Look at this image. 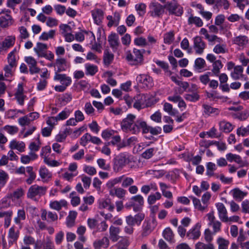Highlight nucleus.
Masks as SVG:
<instances>
[{
    "mask_svg": "<svg viewBox=\"0 0 249 249\" xmlns=\"http://www.w3.org/2000/svg\"><path fill=\"white\" fill-rule=\"evenodd\" d=\"M130 162L129 156L125 153H122L116 156L113 160V170L115 173L121 171Z\"/></svg>",
    "mask_w": 249,
    "mask_h": 249,
    "instance_id": "nucleus-1",
    "label": "nucleus"
},
{
    "mask_svg": "<svg viewBox=\"0 0 249 249\" xmlns=\"http://www.w3.org/2000/svg\"><path fill=\"white\" fill-rule=\"evenodd\" d=\"M125 58L131 65H140L143 62V55L140 50L134 49L132 52L129 51L125 53Z\"/></svg>",
    "mask_w": 249,
    "mask_h": 249,
    "instance_id": "nucleus-2",
    "label": "nucleus"
},
{
    "mask_svg": "<svg viewBox=\"0 0 249 249\" xmlns=\"http://www.w3.org/2000/svg\"><path fill=\"white\" fill-rule=\"evenodd\" d=\"M46 190L45 187L37 185H33L29 188L27 196L34 200H36L45 193Z\"/></svg>",
    "mask_w": 249,
    "mask_h": 249,
    "instance_id": "nucleus-3",
    "label": "nucleus"
},
{
    "mask_svg": "<svg viewBox=\"0 0 249 249\" xmlns=\"http://www.w3.org/2000/svg\"><path fill=\"white\" fill-rule=\"evenodd\" d=\"M165 8L170 14H173L177 16H180L183 12V8L175 1L167 3L165 5Z\"/></svg>",
    "mask_w": 249,
    "mask_h": 249,
    "instance_id": "nucleus-4",
    "label": "nucleus"
},
{
    "mask_svg": "<svg viewBox=\"0 0 249 249\" xmlns=\"http://www.w3.org/2000/svg\"><path fill=\"white\" fill-rule=\"evenodd\" d=\"M136 116L133 114H128L127 117L124 119L121 123V127L123 131L131 132V129L134 126V124L136 122Z\"/></svg>",
    "mask_w": 249,
    "mask_h": 249,
    "instance_id": "nucleus-5",
    "label": "nucleus"
},
{
    "mask_svg": "<svg viewBox=\"0 0 249 249\" xmlns=\"http://www.w3.org/2000/svg\"><path fill=\"white\" fill-rule=\"evenodd\" d=\"M147 124L142 119H137L134 124V126L131 129L133 134H137L142 131L143 134L147 133Z\"/></svg>",
    "mask_w": 249,
    "mask_h": 249,
    "instance_id": "nucleus-6",
    "label": "nucleus"
},
{
    "mask_svg": "<svg viewBox=\"0 0 249 249\" xmlns=\"http://www.w3.org/2000/svg\"><path fill=\"white\" fill-rule=\"evenodd\" d=\"M136 81L138 84L143 88H151L153 85L152 78L146 74H140L136 77Z\"/></svg>",
    "mask_w": 249,
    "mask_h": 249,
    "instance_id": "nucleus-7",
    "label": "nucleus"
},
{
    "mask_svg": "<svg viewBox=\"0 0 249 249\" xmlns=\"http://www.w3.org/2000/svg\"><path fill=\"white\" fill-rule=\"evenodd\" d=\"M145 217V214L143 213H138L133 216L129 215L125 217V221L127 225L134 226L140 225Z\"/></svg>",
    "mask_w": 249,
    "mask_h": 249,
    "instance_id": "nucleus-8",
    "label": "nucleus"
},
{
    "mask_svg": "<svg viewBox=\"0 0 249 249\" xmlns=\"http://www.w3.org/2000/svg\"><path fill=\"white\" fill-rule=\"evenodd\" d=\"M193 48L196 54H201L206 48V43L200 36H197L194 38Z\"/></svg>",
    "mask_w": 249,
    "mask_h": 249,
    "instance_id": "nucleus-9",
    "label": "nucleus"
},
{
    "mask_svg": "<svg viewBox=\"0 0 249 249\" xmlns=\"http://www.w3.org/2000/svg\"><path fill=\"white\" fill-rule=\"evenodd\" d=\"M149 13L152 17H160L163 14L165 6H163L158 2H152L149 6Z\"/></svg>",
    "mask_w": 249,
    "mask_h": 249,
    "instance_id": "nucleus-10",
    "label": "nucleus"
},
{
    "mask_svg": "<svg viewBox=\"0 0 249 249\" xmlns=\"http://www.w3.org/2000/svg\"><path fill=\"white\" fill-rule=\"evenodd\" d=\"M54 65L55 73L65 71L69 67V64L66 59L62 57H58L56 59Z\"/></svg>",
    "mask_w": 249,
    "mask_h": 249,
    "instance_id": "nucleus-11",
    "label": "nucleus"
},
{
    "mask_svg": "<svg viewBox=\"0 0 249 249\" xmlns=\"http://www.w3.org/2000/svg\"><path fill=\"white\" fill-rule=\"evenodd\" d=\"M131 201V206L133 207L134 211L138 212L142 209L144 204V199L141 195H138L132 196Z\"/></svg>",
    "mask_w": 249,
    "mask_h": 249,
    "instance_id": "nucleus-12",
    "label": "nucleus"
},
{
    "mask_svg": "<svg viewBox=\"0 0 249 249\" xmlns=\"http://www.w3.org/2000/svg\"><path fill=\"white\" fill-rule=\"evenodd\" d=\"M157 223L155 218L151 221L145 222L143 225V231L142 234V236H146L149 235L157 226Z\"/></svg>",
    "mask_w": 249,
    "mask_h": 249,
    "instance_id": "nucleus-13",
    "label": "nucleus"
},
{
    "mask_svg": "<svg viewBox=\"0 0 249 249\" xmlns=\"http://www.w3.org/2000/svg\"><path fill=\"white\" fill-rule=\"evenodd\" d=\"M16 38L13 36H8L0 43V52H6L15 44Z\"/></svg>",
    "mask_w": 249,
    "mask_h": 249,
    "instance_id": "nucleus-14",
    "label": "nucleus"
},
{
    "mask_svg": "<svg viewBox=\"0 0 249 249\" xmlns=\"http://www.w3.org/2000/svg\"><path fill=\"white\" fill-rule=\"evenodd\" d=\"M201 225L199 223H196L195 226L190 229L187 233V237L190 239L196 240L198 239L201 234Z\"/></svg>",
    "mask_w": 249,
    "mask_h": 249,
    "instance_id": "nucleus-15",
    "label": "nucleus"
},
{
    "mask_svg": "<svg viewBox=\"0 0 249 249\" xmlns=\"http://www.w3.org/2000/svg\"><path fill=\"white\" fill-rule=\"evenodd\" d=\"M38 172L43 182H47L52 179V173L45 166H41Z\"/></svg>",
    "mask_w": 249,
    "mask_h": 249,
    "instance_id": "nucleus-16",
    "label": "nucleus"
},
{
    "mask_svg": "<svg viewBox=\"0 0 249 249\" xmlns=\"http://www.w3.org/2000/svg\"><path fill=\"white\" fill-rule=\"evenodd\" d=\"M26 214L24 209L18 210L16 216L14 218V223L18 226L19 229H21L23 226L22 221L26 219Z\"/></svg>",
    "mask_w": 249,
    "mask_h": 249,
    "instance_id": "nucleus-17",
    "label": "nucleus"
},
{
    "mask_svg": "<svg viewBox=\"0 0 249 249\" xmlns=\"http://www.w3.org/2000/svg\"><path fill=\"white\" fill-rule=\"evenodd\" d=\"M9 147L12 150L15 149L20 152H23L25 151V144L23 142L13 139L10 142Z\"/></svg>",
    "mask_w": 249,
    "mask_h": 249,
    "instance_id": "nucleus-18",
    "label": "nucleus"
},
{
    "mask_svg": "<svg viewBox=\"0 0 249 249\" xmlns=\"http://www.w3.org/2000/svg\"><path fill=\"white\" fill-rule=\"evenodd\" d=\"M85 39H87L88 42L92 43L95 40V37L92 32L81 30L79 32V41H82Z\"/></svg>",
    "mask_w": 249,
    "mask_h": 249,
    "instance_id": "nucleus-19",
    "label": "nucleus"
},
{
    "mask_svg": "<svg viewBox=\"0 0 249 249\" xmlns=\"http://www.w3.org/2000/svg\"><path fill=\"white\" fill-rule=\"evenodd\" d=\"M14 19L10 14L6 13L0 17V26L1 28H6L13 24Z\"/></svg>",
    "mask_w": 249,
    "mask_h": 249,
    "instance_id": "nucleus-20",
    "label": "nucleus"
},
{
    "mask_svg": "<svg viewBox=\"0 0 249 249\" xmlns=\"http://www.w3.org/2000/svg\"><path fill=\"white\" fill-rule=\"evenodd\" d=\"M216 207L220 219L223 222L227 220V211L224 205L219 202L216 204Z\"/></svg>",
    "mask_w": 249,
    "mask_h": 249,
    "instance_id": "nucleus-21",
    "label": "nucleus"
},
{
    "mask_svg": "<svg viewBox=\"0 0 249 249\" xmlns=\"http://www.w3.org/2000/svg\"><path fill=\"white\" fill-rule=\"evenodd\" d=\"M54 80L59 81L62 85L65 86V87L70 85L71 82V78L70 77L67 76L65 74L57 73H55Z\"/></svg>",
    "mask_w": 249,
    "mask_h": 249,
    "instance_id": "nucleus-22",
    "label": "nucleus"
},
{
    "mask_svg": "<svg viewBox=\"0 0 249 249\" xmlns=\"http://www.w3.org/2000/svg\"><path fill=\"white\" fill-rule=\"evenodd\" d=\"M94 22L100 25L104 18V12L100 9H95L91 11Z\"/></svg>",
    "mask_w": 249,
    "mask_h": 249,
    "instance_id": "nucleus-23",
    "label": "nucleus"
},
{
    "mask_svg": "<svg viewBox=\"0 0 249 249\" xmlns=\"http://www.w3.org/2000/svg\"><path fill=\"white\" fill-rule=\"evenodd\" d=\"M47 49L48 46L47 44L37 42L34 48V51L38 57H41L47 51Z\"/></svg>",
    "mask_w": 249,
    "mask_h": 249,
    "instance_id": "nucleus-24",
    "label": "nucleus"
},
{
    "mask_svg": "<svg viewBox=\"0 0 249 249\" xmlns=\"http://www.w3.org/2000/svg\"><path fill=\"white\" fill-rule=\"evenodd\" d=\"M107 18L109 21L107 23L108 27L117 26L120 20V14L118 12H115L113 16L109 15L107 17Z\"/></svg>",
    "mask_w": 249,
    "mask_h": 249,
    "instance_id": "nucleus-25",
    "label": "nucleus"
},
{
    "mask_svg": "<svg viewBox=\"0 0 249 249\" xmlns=\"http://www.w3.org/2000/svg\"><path fill=\"white\" fill-rule=\"evenodd\" d=\"M38 156L35 153L30 152L28 155H22L20 158L21 163L24 164H28L31 161H34L37 159Z\"/></svg>",
    "mask_w": 249,
    "mask_h": 249,
    "instance_id": "nucleus-26",
    "label": "nucleus"
},
{
    "mask_svg": "<svg viewBox=\"0 0 249 249\" xmlns=\"http://www.w3.org/2000/svg\"><path fill=\"white\" fill-rule=\"evenodd\" d=\"M50 207L52 209L59 211L62 207H65L67 205V202L65 199H61L59 201H53L50 203Z\"/></svg>",
    "mask_w": 249,
    "mask_h": 249,
    "instance_id": "nucleus-27",
    "label": "nucleus"
},
{
    "mask_svg": "<svg viewBox=\"0 0 249 249\" xmlns=\"http://www.w3.org/2000/svg\"><path fill=\"white\" fill-rule=\"evenodd\" d=\"M226 157L227 160L230 162L234 161L237 163L240 164L241 167L245 166V163L243 161L241 157L239 155L233 154L231 153H228L226 155Z\"/></svg>",
    "mask_w": 249,
    "mask_h": 249,
    "instance_id": "nucleus-28",
    "label": "nucleus"
},
{
    "mask_svg": "<svg viewBox=\"0 0 249 249\" xmlns=\"http://www.w3.org/2000/svg\"><path fill=\"white\" fill-rule=\"evenodd\" d=\"M120 229L118 227L111 226L109 228V238L113 242H116L119 239V234Z\"/></svg>",
    "mask_w": 249,
    "mask_h": 249,
    "instance_id": "nucleus-29",
    "label": "nucleus"
},
{
    "mask_svg": "<svg viewBox=\"0 0 249 249\" xmlns=\"http://www.w3.org/2000/svg\"><path fill=\"white\" fill-rule=\"evenodd\" d=\"M93 245L95 249H100L101 248H107L109 245V240L107 237H104L102 239L96 240Z\"/></svg>",
    "mask_w": 249,
    "mask_h": 249,
    "instance_id": "nucleus-30",
    "label": "nucleus"
},
{
    "mask_svg": "<svg viewBox=\"0 0 249 249\" xmlns=\"http://www.w3.org/2000/svg\"><path fill=\"white\" fill-rule=\"evenodd\" d=\"M202 107L204 109V113L207 115H217L219 113L220 111L217 108H214L206 104H204Z\"/></svg>",
    "mask_w": 249,
    "mask_h": 249,
    "instance_id": "nucleus-31",
    "label": "nucleus"
},
{
    "mask_svg": "<svg viewBox=\"0 0 249 249\" xmlns=\"http://www.w3.org/2000/svg\"><path fill=\"white\" fill-rule=\"evenodd\" d=\"M19 50V48H15L11 52L9 53L7 56L8 63L17 66V59L16 55Z\"/></svg>",
    "mask_w": 249,
    "mask_h": 249,
    "instance_id": "nucleus-32",
    "label": "nucleus"
},
{
    "mask_svg": "<svg viewBox=\"0 0 249 249\" xmlns=\"http://www.w3.org/2000/svg\"><path fill=\"white\" fill-rule=\"evenodd\" d=\"M26 172L28 174L26 182L29 185L31 184L36 178V174L33 170V167L30 166L26 167Z\"/></svg>",
    "mask_w": 249,
    "mask_h": 249,
    "instance_id": "nucleus-33",
    "label": "nucleus"
},
{
    "mask_svg": "<svg viewBox=\"0 0 249 249\" xmlns=\"http://www.w3.org/2000/svg\"><path fill=\"white\" fill-rule=\"evenodd\" d=\"M69 24H61L59 25L60 31L63 36L70 33L74 26L73 22H70Z\"/></svg>",
    "mask_w": 249,
    "mask_h": 249,
    "instance_id": "nucleus-34",
    "label": "nucleus"
},
{
    "mask_svg": "<svg viewBox=\"0 0 249 249\" xmlns=\"http://www.w3.org/2000/svg\"><path fill=\"white\" fill-rule=\"evenodd\" d=\"M233 41L234 44L240 47H244L249 43V39L245 36H240L235 37Z\"/></svg>",
    "mask_w": 249,
    "mask_h": 249,
    "instance_id": "nucleus-35",
    "label": "nucleus"
},
{
    "mask_svg": "<svg viewBox=\"0 0 249 249\" xmlns=\"http://www.w3.org/2000/svg\"><path fill=\"white\" fill-rule=\"evenodd\" d=\"M231 192L233 197L239 201H241L247 195V193L243 192L237 188L232 190Z\"/></svg>",
    "mask_w": 249,
    "mask_h": 249,
    "instance_id": "nucleus-36",
    "label": "nucleus"
},
{
    "mask_svg": "<svg viewBox=\"0 0 249 249\" xmlns=\"http://www.w3.org/2000/svg\"><path fill=\"white\" fill-rule=\"evenodd\" d=\"M17 66L8 64L3 68L4 76L6 79L11 78Z\"/></svg>",
    "mask_w": 249,
    "mask_h": 249,
    "instance_id": "nucleus-37",
    "label": "nucleus"
},
{
    "mask_svg": "<svg viewBox=\"0 0 249 249\" xmlns=\"http://www.w3.org/2000/svg\"><path fill=\"white\" fill-rule=\"evenodd\" d=\"M192 198L194 207L196 209L202 212H204L207 209L208 207L207 205L202 204L199 199L195 197H192Z\"/></svg>",
    "mask_w": 249,
    "mask_h": 249,
    "instance_id": "nucleus-38",
    "label": "nucleus"
},
{
    "mask_svg": "<svg viewBox=\"0 0 249 249\" xmlns=\"http://www.w3.org/2000/svg\"><path fill=\"white\" fill-rule=\"evenodd\" d=\"M243 68L241 66L234 67L233 71L231 73V77L234 80L239 79L243 76Z\"/></svg>",
    "mask_w": 249,
    "mask_h": 249,
    "instance_id": "nucleus-39",
    "label": "nucleus"
},
{
    "mask_svg": "<svg viewBox=\"0 0 249 249\" xmlns=\"http://www.w3.org/2000/svg\"><path fill=\"white\" fill-rule=\"evenodd\" d=\"M213 68L212 69V72L215 76H218L220 73V70L223 67V65L220 60H218L215 61L212 65Z\"/></svg>",
    "mask_w": 249,
    "mask_h": 249,
    "instance_id": "nucleus-40",
    "label": "nucleus"
},
{
    "mask_svg": "<svg viewBox=\"0 0 249 249\" xmlns=\"http://www.w3.org/2000/svg\"><path fill=\"white\" fill-rule=\"evenodd\" d=\"M219 125L220 130L225 133H229L233 129L232 125L229 122L221 121Z\"/></svg>",
    "mask_w": 249,
    "mask_h": 249,
    "instance_id": "nucleus-41",
    "label": "nucleus"
},
{
    "mask_svg": "<svg viewBox=\"0 0 249 249\" xmlns=\"http://www.w3.org/2000/svg\"><path fill=\"white\" fill-rule=\"evenodd\" d=\"M77 213L75 211H70L67 217L66 224L68 227H71L74 225Z\"/></svg>",
    "mask_w": 249,
    "mask_h": 249,
    "instance_id": "nucleus-42",
    "label": "nucleus"
},
{
    "mask_svg": "<svg viewBox=\"0 0 249 249\" xmlns=\"http://www.w3.org/2000/svg\"><path fill=\"white\" fill-rule=\"evenodd\" d=\"M108 41L110 46L113 48H116L119 45V37L115 33L111 34L108 36Z\"/></svg>",
    "mask_w": 249,
    "mask_h": 249,
    "instance_id": "nucleus-43",
    "label": "nucleus"
},
{
    "mask_svg": "<svg viewBox=\"0 0 249 249\" xmlns=\"http://www.w3.org/2000/svg\"><path fill=\"white\" fill-rule=\"evenodd\" d=\"M10 196L7 195L0 200V210L5 209L10 206Z\"/></svg>",
    "mask_w": 249,
    "mask_h": 249,
    "instance_id": "nucleus-44",
    "label": "nucleus"
},
{
    "mask_svg": "<svg viewBox=\"0 0 249 249\" xmlns=\"http://www.w3.org/2000/svg\"><path fill=\"white\" fill-rule=\"evenodd\" d=\"M18 231H16L14 227H12L9 229L8 232V238L9 239V242H14L18 239Z\"/></svg>",
    "mask_w": 249,
    "mask_h": 249,
    "instance_id": "nucleus-45",
    "label": "nucleus"
},
{
    "mask_svg": "<svg viewBox=\"0 0 249 249\" xmlns=\"http://www.w3.org/2000/svg\"><path fill=\"white\" fill-rule=\"evenodd\" d=\"M2 129L11 135L17 134L18 131V128L17 126L10 125H5Z\"/></svg>",
    "mask_w": 249,
    "mask_h": 249,
    "instance_id": "nucleus-46",
    "label": "nucleus"
},
{
    "mask_svg": "<svg viewBox=\"0 0 249 249\" xmlns=\"http://www.w3.org/2000/svg\"><path fill=\"white\" fill-rule=\"evenodd\" d=\"M99 208L101 209H107L110 211H113L114 207V205L110 202L109 200H103L99 203Z\"/></svg>",
    "mask_w": 249,
    "mask_h": 249,
    "instance_id": "nucleus-47",
    "label": "nucleus"
},
{
    "mask_svg": "<svg viewBox=\"0 0 249 249\" xmlns=\"http://www.w3.org/2000/svg\"><path fill=\"white\" fill-rule=\"evenodd\" d=\"M234 118L240 121H245L249 117V111L246 110L241 112H237L232 115Z\"/></svg>",
    "mask_w": 249,
    "mask_h": 249,
    "instance_id": "nucleus-48",
    "label": "nucleus"
},
{
    "mask_svg": "<svg viewBox=\"0 0 249 249\" xmlns=\"http://www.w3.org/2000/svg\"><path fill=\"white\" fill-rule=\"evenodd\" d=\"M217 244L218 246V249H228L229 245L228 240L219 237L217 239Z\"/></svg>",
    "mask_w": 249,
    "mask_h": 249,
    "instance_id": "nucleus-49",
    "label": "nucleus"
},
{
    "mask_svg": "<svg viewBox=\"0 0 249 249\" xmlns=\"http://www.w3.org/2000/svg\"><path fill=\"white\" fill-rule=\"evenodd\" d=\"M163 235L164 238L168 241L172 242L174 239V234L170 228H167L164 230Z\"/></svg>",
    "mask_w": 249,
    "mask_h": 249,
    "instance_id": "nucleus-50",
    "label": "nucleus"
},
{
    "mask_svg": "<svg viewBox=\"0 0 249 249\" xmlns=\"http://www.w3.org/2000/svg\"><path fill=\"white\" fill-rule=\"evenodd\" d=\"M8 196H10V198L13 201H15L19 199L23 195V191L21 189H18L15 191L13 193L8 194Z\"/></svg>",
    "mask_w": 249,
    "mask_h": 249,
    "instance_id": "nucleus-51",
    "label": "nucleus"
},
{
    "mask_svg": "<svg viewBox=\"0 0 249 249\" xmlns=\"http://www.w3.org/2000/svg\"><path fill=\"white\" fill-rule=\"evenodd\" d=\"M189 24H194L197 27L202 26L203 23L201 19L197 17L191 16L188 19Z\"/></svg>",
    "mask_w": 249,
    "mask_h": 249,
    "instance_id": "nucleus-52",
    "label": "nucleus"
},
{
    "mask_svg": "<svg viewBox=\"0 0 249 249\" xmlns=\"http://www.w3.org/2000/svg\"><path fill=\"white\" fill-rule=\"evenodd\" d=\"M87 74L94 75L98 71V67L96 66L87 64L85 65Z\"/></svg>",
    "mask_w": 249,
    "mask_h": 249,
    "instance_id": "nucleus-53",
    "label": "nucleus"
},
{
    "mask_svg": "<svg viewBox=\"0 0 249 249\" xmlns=\"http://www.w3.org/2000/svg\"><path fill=\"white\" fill-rule=\"evenodd\" d=\"M124 178V175H123L122 176L116 178L112 180H109L106 185L107 188H112L115 185L121 182Z\"/></svg>",
    "mask_w": 249,
    "mask_h": 249,
    "instance_id": "nucleus-54",
    "label": "nucleus"
},
{
    "mask_svg": "<svg viewBox=\"0 0 249 249\" xmlns=\"http://www.w3.org/2000/svg\"><path fill=\"white\" fill-rule=\"evenodd\" d=\"M161 197V195L159 192H156L155 194H151L148 197V203L151 205L153 204L157 200L160 199Z\"/></svg>",
    "mask_w": 249,
    "mask_h": 249,
    "instance_id": "nucleus-55",
    "label": "nucleus"
},
{
    "mask_svg": "<svg viewBox=\"0 0 249 249\" xmlns=\"http://www.w3.org/2000/svg\"><path fill=\"white\" fill-rule=\"evenodd\" d=\"M51 152V148L50 146H46L42 148L40 152V157L43 159V160L49 158Z\"/></svg>",
    "mask_w": 249,
    "mask_h": 249,
    "instance_id": "nucleus-56",
    "label": "nucleus"
},
{
    "mask_svg": "<svg viewBox=\"0 0 249 249\" xmlns=\"http://www.w3.org/2000/svg\"><path fill=\"white\" fill-rule=\"evenodd\" d=\"M146 6L144 3H141L135 5V9L140 16H143L146 12Z\"/></svg>",
    "mask_w": 249,
    "mask_h": 249,
    "instance_id": "nucleus-57",
    "label": "nucleus"
},
{
    "mask_svg": "<svg viewBox=\"0 0 249 249\" xmlns=\"http://www.w3.org/2000/svg\"><path fill=\"white\" fill-rule=\"evenodd\" d=\"M114 55L112 53H109L107 50L105 51L104 56V62L105 65H108L113 59Z\"/></svg>",
    "mask_w": 249,
    "mask_h": 249,
    "instance_id": "nucleus-58",
    "label": "nucleus"
},
{
    "mask_svg": "<svg viewBox=\"0 0 249 249\" xmlns=\"http://www.w3.org/2000/svg\"><path fill=\"white\" fill-rule=\"evenodd\" d=\"M213 51L217 53H224L227 52L226 46L225 44H217L215 46L213 49Z\"/></svg>",
    "mask_w": 249,
    "mask_h": 249,
    "instance_id": "nucleus-59",
    "label": "nucleus"
},
{
    "mask_svg": "<svg viewBox=\"0 0 249 249\" xmlns=\"http://www.w3.org/2000/svg\"><path fill=\"white\" fill-rule=\"evenodd\" d=\"M55 32L53 30H50L48 32H43L39 36L40 40H47L49 38L53 37Z\"/></svg>",
    "mask_w": 249,
    "mask_h": 249,
    "instance_id": "nucleus-60",
    "label": "nucleus"
},
{
    "mask_svg": "<svg viewBox=\"0 0 249 249\" xmlns=\"http://www.w3.org/2000/svg\"><path fill=\"white\" fill-rule=\"evenodd\" d=\"M58 24V20L54 18L48 17V19L46 22V25L50 28L57 26Z\"/></svg>",
    "mask_w": 249,
    "mask_h": 249,
    "instance_id": "nucleus-61",
    "label": "nucleus"
},
{
    "mask_svg": "<svg viewBox=\"0 0 249 249\" xmlns=\"http://www.w3.org/2000/svg\"><path fill=\"white\" fill-rule=\"evenodd\" d=\"M174 40V33L170 31L166 33L164 36V42L166 44H171Z\"/></svg>",
    "mask_w": 249,
    "mask_h": 249,
    "instance_id": "nucleus-62",
    "label": "nucleus"
},
{
    "mask_svg": "<svg viewBox=\"0 0 249 249\" xmlns=\"http://www.w3.org/2000/svg\"><path fill=\"white\" fill-rule=\"evenodd\" d=\"M71 100V97L70 94H65L61 96L59 99V102L62 106H65Z\"/></svg>",
    "mask_w": 249,
    "mask_h": 249,
    "instance_id": "nucleus-63",
    "label": "nucleus"
},
{
    "mask_svg": "<svg viewBox=\"0 0 249 249\" xmlns=\"http://www.w3.org/2000/svg\"><path fill=\"white\" fill-rule=\"evenodd\" d=\"M237 134L242 137L249 135V124L246 127L241 126L238 128L237 129Z\"/></svg>",
    "mask_w": 249,
    "mask_h": 249,
    "instance_id": "nucleus-64",
    "label": "nucleus"
}]
</instances>
